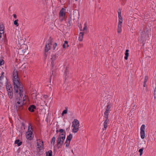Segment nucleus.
Here are the masks:
<instances>
[{
    "label": "nucleus",
    "mask_w": 156,
    "mask_h": 156,
    "mask_svg": "<svg viewBox=\"0 0 156 156\" xmlns=\"http://www.w3.org/2000/svg\"><path fill=\"white\" fill-rule=\"evenodd\" d=\"M13 81L14 84V91L16 95L17 104H16L17 110H20L19 107L21 108L24 104L23 102L20 101V99L22 98V93L23 91V87L20 84L18 77V72L15 69L13 72Z\"/></svg>",
    "instance_id": "obj_1"
},
{
    "label": "nucleus",
    "mask_w": 156,
    "mask_h": 156,
    "mask_svg": "<svg viewBox=\"0 0 156 156\" xmlns=\"http://www.w3.org/2000/svg\"><path fill=\"white\" fill-rule=\"evenodd\" d=\"M65 139L64 135L62 134L59 136L57 140V145L58 147L60 148L62 146Z\"/></svg>",
    "instance_id": "obj_2"
},
{
    "label": "nucleus",
    "mask_w": 156,
    "mask_h": 156,
    "mask_svg": "<svg viewBox=\"0 0 156 156\" xmlns=\"http://www.w3.org/2000/svg\"><path fill=\"white\" fill-rule=\"evenodd\" d=\"M148 37L147 34L146 32L141 30V36L140 37L139 41L141 42H143L146 41L147 38Z\"/></svg>",
    "instance_id": "obj_3"
},
{
    "label": "nucleus",
    "mask_w": 156,
    "mask_h": 156,
    "mask_svg": "<svg viewBox=\"0 0 156 156\" xmlns=\"http://www.w3.org/2000/svg\"><path fill=\"white\" fill-rule=\"evenodd\" d=\"M32 129L31 127L30 128L29 126L28 131L26 133V137L29 140H32L34 137V135L32 131Z\"/></svg>",
    "instance_id": "obj_4"
},
{
    "label": "nucleus",
    "mask_w": 156,
    "mask_h": 156,
    "mask_svg": "<svg viewBox=\"0 0 156 156\" xmlns=\"http://www.w3.org/2000/svg\"><path fill=\"white\" fill-rule=\"evenodd\" d=\"M37 151L38 152L42 151L43 148V142L40 140H37Z\"/></svg>",
    "instance_id": "obj_5"
},
{
    "label": "nucleus",
    "mask_w": 156,
    "mask_h": 156,
    "mask_svg": "<svg viewBox=\"0 0 156 156\" xmlns=\"http://www.w3.org/2000/svg\"><path fill=\"white\" fill-rule=\"evenodd\" d=\"M66 9L62 8L59 12V17L62 21L64 19Z\"/></svg>",
    "instance_id": "obj_6"
},
{
    "label": "nucleus",
    "mask_w": 156,
    "mask_h": 156,
    "mask_svg": "<svg viewBox=\"0 0 156 156\" xmlns=\"http://www.w3.org/2000/svg\"><path fill=\"white\" fill-rule=\"evenodd\" d=\"M140 136L142 139L145 137V125L143 124L140 128Z\"/></svg>",
    "instance_id": "obj_7"
},
{
    "label": "nucleus",
    "mask_w": 156,
    "mask_h": 156,
    "mask_svg": "<svg viewBox=\"0 0 156 156\" xmlns=\"http://www.w3.org/2000/svg\"><path fill=\"white\" fill-rule=\"evenodd\" d=\"M52 42L51 40L50 39L48 42L46 44L45 49V51L46 52L48 51L50 49L51 45L52 44Z\"/></svg>",
    "instance_id": "obj_8"
},
{
    "label": "nucleus",
    "mask_w": 156,
    "mask_h": 156,
    "mask_svg": "<svg viewBox=\"0 0 156 156\" xmlns=\"http://www.w3.org/2000/svg\"><path fill=\"white\" fill-rule=\"evenodd\" d=\"M123 20H119V23L118 26L117 32L118 33H120L122 31V23Z\"/></svg>",
    "instance_id": "obj_9"
},
{
    "label": "nucleus",
    "mask_w": 156,
    "mask_h": 156,
    "mask_svg": "<svg viewBox=\"0 0 156 156\" xmlns=\"http://www.w3.org/2000/svg\"><path fill=\"white\" fill-rule=\"evenodd\" d=\"M5 82L6 84V86L7 91L8 92L12 91V88L10 84L8 83H7V80L6 79L5 81Z\"/></svg>",
    "instance_id": "obj_10"
},
{
    "label": "nucleus",
    "mask_w": 156,
    "mask_h": 156,
    "mask_svg": "<svg viewBox=\"0 0 156 156\" xmlns=\"http://www.w3.org/2000/svg\"><path fill=\"white\" fill-rule=\"evenodd\" d=\"M26 50L27 46L25 45H23V46L20 49V51L22 52V54L25 53L26 54H28V52H26Z\"/></svg>",
    "instance_id": "obj_11"
},
{
    "label": "nucleus",
    "mask_w": 156,
    "mask_h": 156,
    "mask_svg": "<svg viewBox=\"0 0 156 156\" xmlns=\"http://www.w3.org/2000/svg\"><path fill=\"white\" fill-rule=\"evenodd\" d=\"M79 126L80 124L79 121L76 119H75L72 122V126Z\"/></svg>",
    "instance_id": "obj_12"
},
{
    "label": "nucleus",
    "mask_w": 156,
    "mask_h": 156,
    "mask_svg": "<svg viewBox=\"0 0 156 156\" xmlns=\"http://www.w3.org/2000/svg\"><path fill=\"white\" fill-rule=\"evenodd\" d=\"M79 13L75 12L74 13L73 15V18H71L72 20H74L75 19L78 18L79 19Z\"/></svg>",
    "instance_id": "obj_13"
},
{
    "label": "nucleus",
    "mask_w": 156,
    "mask_h": 156,
    "mask_svg": "<svg viewBox=\"0 0 156 156\" xmlns=\"http://www.w3.org/2000/svg\"><path fill=\"white\" fill-rule=\"evenodd\" d=\"M45 103V101H43L41 98H40L37 101L38 104L41 106H43Z\"/></svg>",
    "instance_id": "obj_14"
},
{
    "label": "nucleus",
    "mask_w": 156,
    "mask_h": 156,
    "mask_svg": "<svg viewBox=\"0 0 156 156\" xmlns=\"http://www.w3.org/2000/svg\"><path fill=\"white\" fill-rule=\"evenodd\" d=\"M56 57H57L56 55H54L51 56V64L52 65V66H53L54 61L56 59Z\"/></svg>",
    "instance_id": "obj_15"
},
{
    "label": "nucleus",
    "mask_w": 156,
    "mask_h": 156,
    "mask_svg": "<svg viewBox=\"0 0 156 156\" xmlns=\"http://www.w3.org/2000/svg\"><path fill=\"white\" fill-rule=\"evenodd\" d=\"M73 129H72L73 132L76 133L79 130V126H72Z\"/></svg>",
    "instance_id": "obj_16"
},
{
    "label": "nucleus",
    "mask_w": 156,
    "mask_h": 156,
    "mask_svg": "<svg viewBox=\"0 0 156 156\" xmlns=\"http://www.w3.org/2000/svg\"><path fill=\"white\" fill-rule=\"evenodd\" d=\"M109 121V120L108 119H106V120L104 122V128L103 129V130L106 129L107 127L108 126V123Z\"/></svg>",
    "instance_id": "obj_17"
},
{
    "label": "nucleus",
    "mask_w": 156,
    "mask_h": 156,
    "mask_svg": "<svg viewBox=\"0 0 156 156\" xmlns=\"http://www.w3.org/2000/svg\"><path fill=\"white\" fill-rule=\"evenodd\" d=\"M84 33L81 32L80 33L79 39L80 41H81L83 40V37Z\"/></svg>",
    "instance_id": "obj_18"
},
{
    "label": "nucleus",
    "mask_w": 156,
    "mask_h": 156,
    "mask_svg": "<svg viewBox=\"0 0 156 156\" xmlns=\"http://www.w3.org/2000/svg\"><path fill=\"white\" fill-rule=\"evenodd\" d=\"M36 108L35 106L34 105H31L28 108V110L31 112H33L34 111V109Z\"/></svg>",
    "instance_id": "obj_19"
},
{
    "label": "nucleus",
    "mask_w": 156,
    "mask_h": 156,
    "mask_svg": "<svg viewBox=\"0 0 156 156\" xmlns=\"http://www.w3.org/2000/svg\"><path fill=\"white\" fill-rule=\"evenodd\" d=\"M129 52V50L128 49L126 50V53L125 54V56L124 57L125 59L126 60H127L128 58V57L129 55V54L128 52Z\"/></svg>",
    "instance_id": "obj_20"
},
{
    "label": "nucleus",
    "mask_w": 156,
    "mask_h": 156,
    "mask_svg": "<svg viewBox=\"0 0 156 156\" xmlns=\"http://www.w3.org/2000/svg\"><path fill=\"white\" fill-rule=\"evenodd\" d=\"M73 138V135L70 134L69 136H67L66 140L67 141H70Z\"/></svg>",
    "instance_id": "obj_21"
},
{
    "label": "nucleus",
    "mask_w": 156,
    "mask_h": 156,
    "mask_svg": "<svg viewBox=\"0 0 156 156\" xmlns=\"http://www.w3.org/2000/svg\"><path fill=\"white\" fill-rule=\"evenodd\" d=\"M112 106V105L110 104H108H108L107 105V106H106V110L107 111H109L110 110V109L111 108Z\"/></svg>",
    "instance_id": "obj_22"
},
{
    "label": "nucleus",
    "mask_w": 156,
    "mask_h": 156,
    "mask_svg": "<svg viewBox=\"0 0 156 156\" xmlns=\"http://www.w3.org/2000/svg\"><path fill=\"white\" fill-rule=\"evenodd\" d=\"M20 142V140H16L15 141V143L17 144L18 146H20L22 143V142Z\"/></svg>",
    "instance_id": "obj_23"
},
{
    "label": "nucleus",
    "mask_w": 156,
    "mask_h": 156,
    "mask_svg": "<svg viewBox=\"0 0 156 156\" xmlns=\"http://www.w3.org/2000/svg\"><path fill=\"white\" fill-rule=\"evenodd\" d=\"M46 156H52V151L51 150L49 151L46 152Z\"/></svg>",
    "instance_id": "obj_24"
},
{
    "label": "nucleus",
    "mask_w": 156,
    "mask_h": 156,
    "mask_svg": "<svg viewBox=\"0 0 156 156\" xmlns=\"http://www.w3.org/2000/svg\"><path fill=\"white\" fill-rule=\"evenodd\" d=\"M118 14L119 20H122V18L121 15V12L120 11L118 12Z\"/></svg>",
    "instance_id": "obj_25"
},
{
    "label": "nucleus",
    "mask_w": 156,
    "mask_h": 156,
    "mask_svg": "<svg viewBox=\"0 0 156 156\" xmlns=\"http://www.w3.org/2000/svg\"><path fill=\"white\" fill-rule=\"evenodd\" d=\"M70 141H67L66 140V141L65 143V144H66V146L67 147H68L69 146V145L70 143Z\"/></svg>",
    "instance_id": "obj_26"
},
{
    "label": "nucleus",
    "mask_w": 156,
    "mask_h": 156,
    "mask_svg": "<svg viewBox=\"0 0 156 156\" xmlns=\"http://www.w3.org/2000/svg\"><path fill=\"white\" fill-rule=\"evenodd\" d=\"M4 72H2V73L1 76L0 78V79L1 80V83L2 84L3 83L2 81V79L4 77Z\"/></svg>",
    "instance_id": "obj_27"
},
{
    "label": "nucleus",
    "mask_w": 156,
    "mask_h": 156,
    "mask_svg": "<svg viewBox=\"0 0 156 156\" xmlns=\"http://www.w3.org/2000/svg\"><path fill=\"white\" fill-rule=\"evenodd\" d=\"M18 20L17 19L15 20L14 22V24L16 25V27H18L19 25V24L18 23Z\"/></svg>",
    "instance_id": "obj_28"
},
{
    "label": "nucleus",
    "mask_w": 156,
    "mask_h": 156,
    "mask_svg": "<svg viewBox=\"0 0 156 156\" xmlns=\"http://www.w3.org/2000/svg\"><path fill=\"white\" fill-rule=\"evenodd\" d=\"M109 112V111H107L106 110L104 114H105V115L106 116V119H108V113Z\"/></svg>",
    "instance_id": "obj_29"
},
{
    "label": "nucleus",
    "mask_w": 156,
    "mask_h": 156,
    "mask_svg": "<svg viewBox=\"0 0 156 156\" xmlns=\"http://www.w3.org/2000/svg\"><path fill=\"white\" fill-rule=\"evenodd\" d=\"M55 137L54 136L52 139L51 141V143L52 144L53 143V144H54L55 142Z\"/></svg>",
    "instance_id": "obj_30"
},
{
    "label": "nucleus",
    "mask_w": 156,
    "mask_h": 156,
    "mask_svg": "<svg viewBox=\"0 0 156 156\" xmlns=\"http://www.w3.org/2000/svg\"><path fill=\"white\" fill-rule=\"evenodd\" d=\"M143 150V148L139 150V152L140 153V156H141L142 154Z\"/></svg>",
    "instance_id": "obj_31"
},
{
    "label": "nucleus",
    "mask_w": 156,
    "mask_h": 156,
    "mask_svg": "<svg viewBox=\"0 0 156 156\" xmlns=\"http://www.w3.org/2000/svg\"><path fill=\"white\" fill-rule=\"evenodd\" d=\"M8 94L9 96V97L10 98H12V91L8 92Z\"/></svg>",
    "instance_id": "obj_32"
},
{
    "label": "nucleus",
    "mask_w": 156,
    "mask_h": 156,
    "mask_svg": "<svg viewBox=\"0 0 156 156\" xmlns=\"http://www.w3.org/2000/svg\"><path fill=\"white\" fill-rule=\"evenodd\" d=\"M4 63V61L2 59H0V66L3 65Z\"/></svg>",
    "instance_id": "obj_33"
},
{
    "label": "nucleus",
    "mask_w": 156,
    "mask_h": 156,
    "mask_svg": "<svg viewBox=\"0 0 156 156\" xmlns=\"http://www.w3.org/2000/svg\"><path fill=\"white\" fill-rule=\"evenodd\" d=\"M67 111L66 109L64 110L62 113V115L63 116L64 114H66L67 113Z\"/></svg>",
    "instance_id": "obj_34"
},
{
    "label": "nucleus",
    "mask_w": 156,
    "mask_h": 156,
    "mask_svg": "<svg viewBox=\"0 0 156 156\" xmlns=\"http://www.w3.org/2000/svg\"><path fill=\"white\" fill-rule=\"evenodd\" d=\"M4 37V34H0V40H3Z\"/></svg>",
    "instance_id": "obj_35"
},
{
    "label": "nucleus",
    "mask_w": 156,
    "mask_h": 156,
    "mask_svg": "<svg viewBox=\"0 0 156 156\" xmlns=\"http://www.w3.org/2000/svg\"><path fill=\"white\" fill-rule=\"evenodd\" d=\"M4 28L3 27V26L2 25L0 26V31H4Z\"/></svg>",
    "instance_id": "obj_36"
},
{
    "label": "nucleus",
    "mask_w": 156,
    "mask_h": 156,
    "mask_svg": "<svg viewBox=\"0 0 156 156\" xmlns=\"http://www.w3.org/2000/svg\"><path fill=\"white\" fill-rule=\"evenodd\" d=\"M59 132L60 133H64V132H65V131L64 130L62 129H60Z\"/></svg>",
    "instance_id": "obj_37"
},
{
    "label": "nucleus",
    "mask_w": 156,
    "mask_h": 156,
    "mask_svg": "<svg viewBox=\"0 0 156 156\" xmlns=\"http://www.w3.org/2000/svg\"><path fill=\"white\" fill-rule=\"evenodd\" d=\"M156 88H155L154 90V98H156Z\"/></svg>",
    "instance_id": "obj_38"
},
{
    "label": "nucleus",
    "mask_w": 156,
    "mask_h": 156,
    "mask_svg": "<svg viewBox=\"0 0 156 156\" xmlns=\"http://www.w3.org/2000/svg\"><path fill=\"white\" fill-rule=\"evenodd\" d=\"M27 65L26 64H23L22 66V67H23L24 68H26V66H27Z\"/></svg>",
    "instance_id": "obj_39"
},
{
    "label": "nucleus",
    "mask_w": 156,
    "mask_h": 156,
    "mask_svg": "<svg viewBox=\"0 0 156 156\" xmlns=\"http://www.w3.org/2000/svg\"><path fill=\"white\" fill-rule=\"evenodd\" d=\"M65 44H66L67 45V47H69V45L68 44V42L67 41H65Z\"/></svg>",
    "instance_id": "obj_40"
},
{
    "label": "nucleus",
    "mask_w": 156,
    "mask_h": 156,
    "mask_svg": "<svg viewBox=\"0 0 156 156\" xmlns=\"http://www.w3.org/2000/svg\"><path fill=\"white\" fill-rule=\"evenodd\" d=\"M0 34H4V31H0Z\"/></svg>",
    "instance_id": "obj_41"
},
{
    "label": "nucleus",
    "mask_w": 156,
    "mask_h": 156,
    "mask_svg": "<svg viewBox=\"0 0 156 156\" xmlns=\"http://www.w3.org/2000/svg\"><path fill=\"white\" fill-rule=\"evenodd\" d=\"M57 46V43H55L53 45V48H54V49H55V47H56Z\"/></svg>",
    "instance_id": "obj_42"
},
{
    "label": "nucleus",
    "mask_w": 156,
    "mask_h": 156,
    "mask_svg": "<svg viewBox=\"0 0 156 156\" xmlns=\"http://www.w3.org/2000/svg\"><path fill=\"white\" fill-rule=\"evenodd\" d=\"M87 30V27L86 25H85L84 27L83 28V30Z\"/></svg>",
    "instance_id": "obj_43"
},
{
    "label": "nucleus",
    "mask_w": 156,
    "mask_h": 156,
    "mask_svg": "<svg viewBox=\"0 0 156 156\" xmlns=\"http://www.w3.org/2000/svg\"><path fill=\"white\" fill-rule=\"evenodd\" d=\"M64 134L65 135V136L66 137V133L65 132H64V133H60L59 134V136H60V135H61V134Z\"/></svg>",
    "instance_id": "obj_44"
},
{
    "label": "nucleus",
    "mask_w": 156,
    "mask_h": 156,
    "mask_svg": "<svg viewBox=\"0 0 156 156\" xmlns=\"http://www.w3.org/2000/svg\"><path fill=\"white\" fill-rule=\"evenodd\" d=\"M63 48H66V47H67V46H66V45H65V44H63Z\"/></svg>",
    "instance_id": "obj_45"
},
{
    "label": "nucleus",
    "mask_w": 156,
    "mask_h": 156,
    "mask_svg": "<svg viewBox=\"0 0 156 156\" xmlns=\"http://www.w3.org/2000/svg\"><path fill=\"white\" fill-rule=\"evenodd\" d=\"M48 97L47 95H44L43 96V97L45 98H47Z\"/></svg>",
    "instance_id": "obj_46"
},
{
    "label": "nucleus",
    "mask_w": 156,
    "mask_h": 156,
    "mask_svg": "<svg viewBox=\"0 0 156 156\" xmlns=\"http://www.w3.org/2000/svg\"><path fill=\"white\" fill-rule=\"evenodd\" d=\"M13 16L14 18H16V14H14L13 15Z\"/></svg>",
    "instance_id": "obj_47"
},
{
    "label": "nucleus",
    "mask_w": 156,
    "mask_h": 156,
    "mask_svg": "<svg viewBox=\"0 0 156 156\" xmlns=\"http://www.w3.org/2000/svg\"><path fill=\"white\" fill-rule=\"evenodd\" d=\"M59 131H58V130L57 129V130H56V133H58Z\"/></svg>",
    "instance_id": "obj_48"
},
{
    "label": "nucleus",
    "mask_w": 156,
    "mask_h": 156,
    "mask_svg": "<svg viewBox=\"0 0 156 156\" xmlns=\"http://www.w3.org/2000/svg\"><path fill=\"white\" fill-rule=\"evenodd\" d=\"M23 101H24L25 100V99H24V97H23Z\"/></svg>",
    "instance_id": "obj_49"
},
{
    "label": "nucleus",
    "mask_w": 156,
    "mask_h": 156,
    "mask_svg": "<svg viewBox=\"0 0 156 156\" xmlns=\"http://www.w3.org/2000/svg\"><path fill=\"white\" fill-rule=\"evenodd\" d=\"M67 68L66 69V72H67Z\"/></svg>",
    "instance_id": "obj_50"
},
{
    "label": "nucleus",
    "mask_w": 156,
    "mask_h": 156,
    "mask_svg": "<svg viewBox=\"0 0 156 156\" xmlns=\"http://www.w3.org/2000/svg\"><path fill=\"white\" fill-rule=\"evenodd\" d=\"M83 30L82 29H80V30L82 31Z\"/></svg>",
    "instance_id": "obj_51"
},
{
    "label": "nucleus",
    "mask_w": 156,
    "mask_h": 156,
    "mask_svg": "<svg viewBox=\"0 0 156 156\" xmlns=\"http://www.w3.org/2000/svg\"><path fill=\"white\" fill-rule=\"evenodd\" d=\"M147 79H146V78H145V80H147Z\"/></svg>",
    "instance_id": "obj_52"
}]
</instances>
